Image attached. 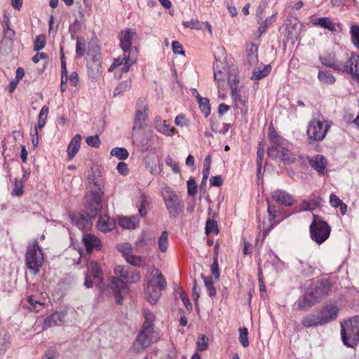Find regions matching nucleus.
<instances>
[{
	"mask_svg": "<svg viewBox=\"0 0 359 359\" xmlns=\"http://www.w3.org/2000/svg\"><path fill=\"white\" fill-rule=\"evenodd\" d=\"M46 45V36L43 34H40L36 36L34 41V50L39 51L43 49Z\"/></svg>",
	"mask_w": 359,
	"mask_h": 359,
	"instance_id": "4d7b16f0",
	"label": "nucleus"
},
{
	"mask_svg": "<svg viewBox=\"0 0 359 359\" xmlns=\"http://www.w3.org/2000/svg\"><path fill=\"white\" fill-rule=\"evenodd\" d=\"M350 34L353 45L359 49V26L354 25L351 27Z\"/></svg>",
	"mask_w": 359,
	"mask_h": 359,
	"instance_id": "79ce46f5",
	"label": "nucleus"
},
{
	"mask_svg": "<svg viewBox=\"0 0 359 359\" xmlns=\"http://www.w3.org/2000/svg\"><path fill=\"white\" fill-rule=\"evenodd\" d=\"M126 260L135 266L142 267L146 264L145 261L141 257L133 254L127 256Z\"/></svg>",
	"mask_w": 359,
	"mask_h": 359,
	"instance_id": "c9c22d12",
	"label": "nucleus"
},
{
	"mask_svg": "<svg viewBox=\"0 0 359 359\" xmlns=\"http://www.w3.org/2000/svg\"><path fill=\"white\" fill-rule=\"evenodd\" d=\"M114 273L116 275L124 278L127 282L130 281L129 271L127 267L121 265L116 266L114 268Z\"/></svg>",
	"mask_w": 359,
	"mask_h": 359,
	"instance_id": "49530a36",
	"label": "nucleus"
},
{
	"mask_svg": "<svg viewBox=\"0 0 359 359\" xmlns=\"http://www.w3.org/2000/svg\"><path fill=\"white\" fill-rule=\"evenodd\" d=\"M321 202L320 197H316L309 201H303L299 205V211H312L316 207H320Z\"/></svg>",
	"mask_w": 359,
	"mask_h": 359,
	"instance_id": "c756f323",
	"label": "nucleus"
},
{
	"mask_svg": "<svg viewBox=\"0 0 359 359\" xmlns=\"http://www.w3.org/2000/svg\"><path fill=\"white\" fill-rule=\"evenodd\" d=\"M137 57L134 56V54L130 55L126 60L124 62L123 67L121 69L122 73L128 72L132 65H133L136 62Z\"/></svg>",
	"mask_w": 359,
	"mask_h": 359,
	"instance_id": "13d9d810",
	"label": "nucleus"
},
{
	"mask_svg": "<svg viewBox=\"0 0 359 359\" xmlns=\"http://www.w3.org/2000/svg\"><path fill=\"white\" fill-rule=\"evenodd\" d=\"M151 278H149L147 286L163 290L166 286V281L163 274L156 269H153L150 272Z\"/></svg>",
	"mask_w": 359,
	"mask_h": 359,
	"instance_id": "4468645a",
	"label": "nucleus"
},
{
	"mask_svg": "<svg viewBox=\"0 0 359 359\" xmlns=\"http://www.w3.org/2000/svg\"><path fill=\"white\" fill-rule=\"evenodd\" d=\"M83 241L88 252L98 250L101 247V242L97 237L93 234H86L83 237Z\"/></svg>",
	"mask_w": 359,
	"mask_h": 359,
	"instance_id": "6ab92c4d",
	"label": "nucleus"
},
{
	"mask_svg": "<svg viewBox=\"0 0 359 359\" xmlns=\"http://www.w3.org/2000/svg\"><path fill=\"white\" fill-rule=\"evenodd\" d=\"M339 311L337 304L330 303L324 305L317 313L323 324L325 325L337 319Z\"/></svg>",
	"mask_w": 359,
	"mask_h": 359,
	"instance_id": "9d476101",
	"label": "nucleus"
},
{
	"mask_svg": "<svg viewBox=\"0 0 359 359\" xmlns=\"http://www.w3.org/2000/svg\"><path fill=\"white\" fill-rule=\"evenodd\" d=\"M43 261V254L38 241L35 240L27 246L25 255V264L29 269L36 273L39 271Z\"/></svg>",
	"mask_w": 359,
	"mask_h": 359,
	"instance_id": "7ed1b4c3",
	"label": "nucleus"
},
{
	"mask_svg": "<svg viewBox=\"0 0 359 359\" xmlns=\"http://www.w3.org/2000/svg\"><path fill=\"white\" fill-rule=\"evenodd\" d=\"M218 232H219V229H218L217 222L213 220H211V219L207 220L206 224H205L206 234L208 235L210 233H214L217 234V233H218Z\"/></svg>",
	"mask_w": 359,
	"mask_h": 359,
	"instance_id": "6e6d98bb",
	"label": "nucleus"
},
{
	"mask_svg": "<svg viewBox=\"0 0 359 359\" xmlns=\"http://www.w3.org/2000/svg\"><path fill=\"white\" fill-rule=\"evenodd\" d=\"M340 72H346L351 79L359 83V55L352 53L341 64Z\"/></svg>",
	"mask_w": 359,
	"mask_h": 359,
	"instance_id": "1a4fd4ad",
	"label": "nucleus"
},
{
	"mask_svg": "<svg viewBox=\"0 0 359 359\" xmlns=\"http://www.w3.org/2000/svg\"><path fill=\"white\" fill-rule=\"evenodd\" d=\"M86 41L83 37H78L76 45V53L77 57H81L85 54Z\"/></svg>",
	"mask_w": 359,
	"mask_h": 359,
	"instance_id": "ea45409f",
	"label": "nucleus"
},
{
	"mask_svg": "<svg viewBox=\"0 0 359 359\" xmlns=\"http://www.w3.org/2000/svg\"><path fill=\"white\" fill-rule=\"evenodd\" d=\"M269 138L270 141V144L271 143H276L280 141H284L285 140L278 135V133L276 132L273 127L269 128Z\"/></svg>",
	"mask_w": 359,
	"mask_h": 359,
	"instance_id": "bf43d9fd",
	"label": "nucleus"
},
{
	"mask_svg": "<svg viewBox=\"0 0 359 359\" xmlns=\"http://www.w3.org/2000/svg\"><path fill=\"white\" fill-rule=\"evenodd\" d=\"M258 48L257 46L252 43L248 48V60L250 65H254L258 62Z\"/></svg>",
	"mask_w": 359,
	"mask_h": 359,
	"instance_id": "2f4dec72",
	"label": "nucleus"
},
{
	"mask_svg": "<svg viewBox=\"0 0 359 359\" xmlns=\"http://www.w3.org/2000/svg\"><path fill=\"white\" fill-rule=\"evenodd\" d=\"M208 339L205 336L202 335L197 342L198 350L203 351L208 348Z\"/></svg>",
	"mask_w": 359,
	"mask_h": 359,
	"instance_id": "338daca9",
	"label": "nucleus"
},
{
	"mask_svg": "<svg viewBox=\"0 0 359 359\" xmlns=\"http://www.w3.org/2000/svg\"><path fill=\"white\" fill-rule=\"evenodd\" d=\"M228 74L225 69H215L214 72V79L217 82L218 86H221V83L224 82L227 79Z\"/></svg>",
	"mask_w": 359,
	"mask_h": 359,
	"instance_id": "c03bdc74",
	"label": "nucleus"
},
{
	"mask_svg": "<svg viewBox=\"0 0 359 359\" xmlns=\"http://www.w3.org/2000/svg\"><path fill=\"white\" fill-rule=\"evenodd\" d=\"M142 314H143L144 319L142 326L154 328V322L155 320L154 315L150 311H149L147 309H144L142 311Z\"/></svg>",
	"mask_w": 359,
	"mask_h": 359,
	"instance_id": "f704fd0d",
	"label": "nucleus"
},
{
	"mask_svg": "<svg viewBox=\"0 0 359 359\" xmlns=\"http://www.w3.org/2000/svg\"><path fill=\"white\" fill-rule=\"evenodd\" d=\"M165 163L167 165L171 167L172 171L175 173H177L180 171L179 167L177 163L173 161L171 156H168L165 158Z\"/></svg>",
	"mask_w": 359,
	"mask_h": 359,
	"instance_id": "774afa93",
	"label": "nucleus"
},
{
	"mask_svg": "<svg viewBox=\"0 0 359 359\" xmlns=\"http://www.w3.org/2000/svg\"><path fill=\"white\" fill-rule=\"evenodd\" d=\"M149 109L146 106L138 109L135 111L134 117V126L133 128V141L137 142L138 144L144 146L146 144L144 140H140L138 136L142 130L147 126V121L148 120Z\"/></svg>",
	"mask_w": 359,
	"mask_h": 359,
	"instance_id": "423d86ee",
	"label": "nucleus"
},
{
	"mask_svg": "<svg viewBox=\"0 0 359 359\" xmlns=\"http://www.w3.org/2000/svg\"><path fill=\"white\" fill-rule=\"evenodd\" d=\"M65 313L55 312L46 317L44 320L43 329H48L51 327L57 326L65 321Z\"/></svg>",
	"mask_w": 359,
	"mask_h": 359,
	"instance_id": "a211bd4d",
	"label": "nucleus"
},
{
	"mask_svg": "<svg viewBox=\"0 0 359 359\" xmlns=\"http://www.w3.org/2000/svg\"><path fill=\"white\" fill-rule=\"evenodd\" d=\"M310 165L319 173H324L327 167V161L323 155L318 154L311 159Z\"/></svg>",
	"mask_w": 359,
	"mask_h": 359,
	"instance_id": "4be33fe9",
	"label": "nucleus"
},
{
	"mask_svg": "<svg viewBox=\"0 0 359 359\" xmlns=\"http://www.w3.org/2000/svg\"><path fill=\"white\" fill-rule=\"evenodd\" d=\"M111 290L118 304H122L124 296L128 293V289L125 281L113 277L111 281Z\"/></svg>",
	"mask_w": 359,
	"mask_h": 359,
	"instance_id": "9b49d317",
	"label": "nucleus"
},
{
	"mask_svg": "<svg viewBox=\"0 0 359 359\" xmlns=\"http://www.w3.org/2000/svg\"><path fill=\"white\" fill-rule=\"evenodd\" d=\"M163 290L147 286L145 289V295L148 302L152 304H156L160 297Z\"/></svg>",
	"mask_w": 359,
	"mask_h": 359,
	"instance_id": "a878e982",
	"label": "nucleus"
},
{
	"mask_svg": "<svg viewBox=\"0 0 359 359\" xmlns=\"http://www.w3.org/2000/svg\"><path fill=\"white\" fill-rule=\"evenodd\" d=\"M92 175H88L89 183L95 186L92 194L86 198L88 203L86 215H75L72 217V221L82 230H88L92 225L91 219L95 217L102 208V198L104 191L102 189L101 180L95 177L93 170H91Z\"/></svg>",
	"mask_w": 359,
	"mask_h": 359,
	"instance_id": "f257e3e1",
	"label": "nucleus"
},
{
	"mask_svg": "<svg viewBox=\"0 0 359 359\" xmlns=\"http://www.w3.org/2000/svg\"><path fill=\"white\" fill-rule=\"evenodd\" d=\"M331 228L328 224L313 215V220L310 225L311 238L318 244L324 243L330 236Z\"/></svg>",
	"mask_w": 359,
	"mask_h": 359,
	"instance_id": "39448f33",
	"label": "nucleus"
},
{
	"mask_svg": "<svg viewBox=\"0 0 359 359\" xmlns=\"http://www.w3.org/2000/svg\"><path fill=\"white\" fill-rule=\"evenodd\" d=\"M154 126L159 133L167 136H172L175 132V128L172 127L166 121L163 120L160 116L155 117Z\"/></svg>",
	"mask_w": 359,
	"mask_h": 359,
	"instance_id": "f3484780",
	"label": "nucleus"
},
{
	"mask_svg": "<svg viewBox=\"0 0 359 359\" xmlns=\"http://www.w3.org/2000/svg\"><path fill=\"white\" fill-rule=\"evenodd\" d=\"M154 327L142 326L133 344V350L139 353L152 344L154 341Z\"/></svg>",
	"mask_w": 359,
	"mask_h": 359,
	"instance_id": "0eeeda50",
	"label": "nucleus"
},
{
	"mask_svg": "<svg viewBox=\"0 0 359 359\" xmlns=\"http://www.w3.org/2000/svg\"><path fill=\"white\" fill-rule=\"evenodd\" d=\"M316 304L317 302L307 290L304 295L298 300L297 309L307 311Z\"/></svg>",
	"mask_w": 359,
	"mask_h": 359,
	"instance_id": "aec40b11",
	"label": "nucleus"
},
{
	"mask_svg": "<svg viewBox=\"0 0 359 359\" xmlns=\"http://www.w3.org/2000/svg\"><path fill=\"white\" fill-rule=\"evenodd\" d=\"M275 22V15H273L271 17L266 18L264 21L259 23L258 31L260 34L266 32L267 28Z\"/></svg>",
	"mask_w": 359,
	"mask_h": 359,
	"instance_id": "864d4df0",
	"label": "nucleus"
},
{
	"mask_svg": "<svg viewBox=\"0 0 359 359\" xmlns=\"http://www.w3.org/2000/svg\"><path fill=\"white\" fill-rule=\"evenodd\" d=\"M86 142L88 144V145L95 148L99 147L100 144V140L97 135L88 137L86 140Z\"/></svg>",
	"mask_w": 359,
	"mask_h": 359,
	"instance_id": "680f3d73",
	"label": "nucleus"
},
{
	"mask_svg": "<svg viewBox=\"0 0 359 359\" xmlns=\"http://www.w3.org/2000/svg\"><path fill=\"white\" fill-rule=\"evenodd\" d=\"M318 79L321 83L326 85H332L336 81L334 76L327 70H319Z\"/></svg>",
	"mask_w": 359,
	"mask_h": 359,
	"instance_id": "7c9ffc66",
	"label": "nucleus"
},
{
	"mask_svg": "<svg viewBox=\"0 0 359 359\" xmlns=\"http://www.w3.org/2000/svg\"><path fill=\"white\" fill-rule=\"evenodd\" d=\"M15 35L14 31L10 27H4L3 42H10L11 43L12 39Z\"/></svg>",
	"mask_w": 359,
	"mask_h": 359,
	"instance_id": "0e129e2a",
	"label": "nucleus"
},
{
	"mask_svg": "<svg viewBox=\"0 0 359 359\" xmlns=\"http://www.w3.org/2000/svg\"><path fill=\"white\" fill-rule=\"evenodd\" d=\"M312 23L314 25L320 26L323 28L327 29L331 32H336V26L334 22L329 18L323 17L318 18L312 20Z\"/></svg>",
	"mask_w": 359,
	"mask_h": 359,
	"instance_id": "c85d7f7f",
	"label": "nucleus"
},
{
	"mask_svg": "<svg viewBox=\"0 0 359 359\" xmlns=\"http://www.w3.org/2000/svg\"><path fill=\"white\" fill-rule=\"evenodd\" d=\"M320 62L327 67L333 69L335 71H341V64L344 60H338L335 58V55L332 53L321 55L319 57Z\"/></svg>",
	"mask_w": 359,
	"mask_h": 359,
	"instance_id": "2eb2a0df",
	"label": "nucleus"
},
{
	"mask_svg": "<svg viewBox=\"0 0 359 359\" xmlns=\"http://www.w3.org/2000/svg\"><path fill=\"white\" fill-rule=\"evenodd\" d=\"M88 269L95 279L97 280L98 287L102 290V285L103 283L102 273L100 265L96 263L91 262L88 265Z\"/></svg>",
	"mask_w": 359,
	"mask_h": 359,
	"instance_id": "cd10ccee",
	"label": "nucleus"
},
{
	"mask_svg": "<svg viewBox=\"0 0 359 359\" xmlns=\"http://www.w3.org/2000/svg\"><path fill=\"white\" fill-rule=\"evenodd\" d=\"M201 276L203 278L204 284L209 292V295L211 297L215 296L217 292H216V289L213 286L212 278L206 277V276H203V274L201 275Z\"/></svg>",
	"mask_w": 359,
	"mask_h": 359,
	"instance_id": "8fccbe9b",
	"label": "nucleus"
},
{
	"mask_svg": "<svg viewBox=\"0 0 359 359\" xmlns=\"http://www.w3.org/2000/svg\"><path fill=\"white\" fill-rule=\"evenodd\" d=\"M111 155L117 157L120 160H124L128 157V152L125 148L116 147L111 151Z\"/></svg>",
	"mask_w": 359,
	"mask_h": 359,
	"instance_id": "37998d69",
	"label": "nucleus"
},
{
	"mask_svg": "<svg viewBox=\"0 0 359 359\" xmlns=\"http://www.w3.org/2000/svg\"><path fill=\"white\" fill-rule=\"evenodd\" d=\"M285 140L270 144L267 151L268 156L272 159H278L281 154V149L285 148Z\"/></svg>",
	"mask_w": 359,
	"mask_h": 359,
	"instance_id": "bb28decb",
	"label": "nucleus"
},
{
	"mask_svg": "<svg viewBox=\"0 0 359 359\" xmlns=\"http://www.w3.org/2000/svg\"><path fill=\"white\" fill-rule=\"evenodd\" d=\"M23 193V184L22 181L15 180L14 184V188L12 191V194L14 196H20Z\"/></svg>",
	"mask_w": 359,
	"mask_h": 359,
	"instance_id": "e2e57ef3",
	"label": "nucleus"
},
{
	"mask_svg": "<svg viewBox=\"0 0 359 359\" xmlns=\"http://www.w3.org/2000/svg\"><path fill=\"white\" fill-rule=\"evenodd\" d=\"M81 135H76L71 140L67 147V156L69 160H72L79 151L81 145Z\"/></svg>",
	"mask_w": 359,
	"mask_h": 359,
	"instance_id": "412c9836",
	"label": "nucleus"
},
{
	"mask_svg": "<svg viewBox=\"0 0 359 359\" xmlns=\"http://www.w3.org/2000/svg\"><path fill=\"white\" fill-rule=\"evenodd\" d=\"M165 207L172 217H178L182 212L181 200L172 190L168 189L163 194Z\"/></svg>",
	"mask_w": 359,
	"mask_h": 359,
	"instance_id": "6e6552de",
	"label": "nucleus"
},
{
	"mask_svg": "<svg viewBox=\"0 0 359 359\" xmlns=\"http://www.w3.org/2000/svg\"><path fill=\"white\" fill-rule=\"evenodd\" d=\"M302 324L306 327H318L323 325L318 313L316 314H309L304 316L302 320Z\"/></svg>",
	"mask_w": 359,
	"mask_h": 359,
	"instance_id": "393cba45",
	"label": "nucleus"
},
{
	"mask_svg": "<svg viewBox=\"0 0 359 359\" xmlns=\"http://www.w3.org/2000/svg\"><path fill=\"white\" fill-rule=\"evenodd\" d=\"M196 189L197 186L195 180L193 179H189L187 181V191L189 195L194 196L197 192Z\"/></svg>",
	"mask_w": 359,
	"mask_h": 359,
	"instance_id": "69168bd1",
	"label": "nucleus"
},
{
	"mask_svg": "<svg viewBox=\"0 0 359 359\" xmlns=\"http://www.w3.org/2000/svg\"><path fill=\"white\" fill-rule=\"evenodd\" d=\"M340 324L343 344L347 347L355 348L359 343V316H353Z\"/></svg>",
	"mask_w": 359,
	"mask_h": 359,
	"instance_id": "f03ea898",
	"label": "nucleus"
},
{
	"mask_svg": "<svg viewBox=\"0 0 359 359\" xmlns=\"http://www.w3.org/2000/svg\"><path fill=\"white\" fill-rule=\"evenodd\" d=\"M48 114V107L43 106L39 114L38 124L36 128L41 129L46 124V120Z\"/></svg>",
	"mask_w": 359,
	"mask_h": 359,
	"instance_id": "58836bf2",
	"label": "nucleus"
},
{
	"mask_svg": "<svg viewBox=\"0 0 359 359\" xmlns=\"http://www.w3.org/2000/svg\"><path fill=\"white\" fill-rule=\"evenodd\" d=\"M272 198L276 202L286 206H290L295 202V199L293 196L281 189L274 191L272 194Z\"/></svg>",
	"mask_w": 359,
	"mask_h": 359,
	"instance_id": "dca6fc26",
	"label": "nucleus"
},
{
	"mask_svg": "<svg viewBox=\"0 0 359 359\" xmlns=\"http://www.w3.org/2000/svg\"><path fill=\"white\" fill-rule=\"evenodd\" d=\"M198 102L201 111L204 116L207 117L210 114L209 100L207 98L199 97V101Z\"/></svg>",
	"mask_w": 359,
	"mask_h": 359,
	"instance_id": "a19ab883",
	"label": "nucleus"
},
{
	"mask_svg": "<svg viewBox=\"0 0 359 359\" xmlns=\"http://www.w3.org/2000/svg\"><path fill=\"white\" fill-rule=\"evenodd\" d=\"M331 126V122L321 118L313 119L308 125L307 135L310 140L322 141Z\"/></svg>",
	"mask_w": 359,
	"mask_h": 359,
	"instance_id": "20e7f679",
	"label": "nucleus"
},
{
	"mask_svg": "<svg viewBox=\"0 0 359 359\" xmlns=\"http://www.w3.org/2000/svg\"><path fill=\"white\" fill-rule=\"evenodd\" d=\"M128 54L126 55V53L123 54V56H120L117 58H115L113 63L109 68V72H111L114 69L117 68L118 67L122 65L124 62L126 60V59L132 55L131 53H128Z\"/></svg>",
	"mask_w": 359,
	"mask_h": 359,
	"instance_id": "3c124183",
	"label": "nucleus"
},
{
	"mask_svg": "<svg viewBox=\"0 0 359 359\" xmlns=\"http://www.w3.org/2000/svg\"><path fill=\"white\" fill-rule=\"evenodd\" d=\"M182 24L184 27L190 29H202L203 28V22H200L195 18H193L189 21H184Z\"/></svg>",
	"mask_w": 359,
	"mask_h": 359,
	"instance_id": "09e8293b",
	"label": "nucleus"
},
{
	"mask_svg": "<svg viewBox=\"0 0 359 359\" xmlns=\"http://www.w3.org/2000/svg\"><path fill=\"white\" fill-rule=\"evenodd\" d=\"M278 159L287 164H290L294 161L295 157L289 149L284 148L281 149V154H280Z\"/></svg>",
	"mask_w": 359,
	"mask_h": 359,
	"instance_id": "72a5a7b5",
	"label": "nucleus"
},
{
	"mask_svg": "<svg viewBox=\"0 0 359 359\" xmlns=\"http://www.w3.org/2000/svg\"><path fill=\"white\" fill-rule=\"evenodd\" d=\"M116 249L123 255L125 259L126 258L127 256L132 254L133 251V248L131 245L128 243H122L117 244Z\"/></svg>",
	"mask_w": 359,
	"mask_h": 359,
	"instance_id": "de8ad7c7",
	"label": "nucleus"
},
{
	"mask_svg": "<svg viewBox=\"0 0 359 359\" xmlns=\"http://www.w3.org/2000/svg\"><path fill=\"white\" fill-rule=\"evenodd\" d=\"M136 36V32L130 28H127L121 31L118 35L121 48L124 53L134 54V51L131 47L132 39Z\"/></svg>",
	"mask_w": 359,
	"mask_h": 359,
	"instance_id": "ddd939ff",
	"label": "nucleus"
},
{
	"mask_svg": "<svg viewBox=\"0 0 359 359\" xmlns=\"http://www.w3.org/2000/svg\"><path fill=\"white\" fill-rule=\"evenodd\" d=\"M158 245L161 252H165L167 250L168 246V233L166 231H163L158 238Z\"/></svg>",
	"mask_w": 359,
	"mask_h": 359,
	"instance_id": "e433bc0d",
	"label": "nucleus"
},
{
	"mask_svg": "<svg viewBox=\"0 0 359 359\" xmlns=\"http://www.w3.org/2000/svg\"><path fill=\"white\" fill-rule=\"evenodd\" d=\"M330 290V286L327 283L317 281L309 288L308 292L318 303L328 294Z\"/></svg>",
	"mask_w": 359,
	"mask_h": 359,
	"instance_id": "f8f14e48",
	"label": "nucleus"
},
{
	"mask_svg": "<svg viewBox=\"0 0 359 359\" xmlns=\"http://www.w3.org/2000/svg\"><path fill=\"white\" fill-rule=\"evenodd\" d=\"M228 83L231 88V86H239V78L237 75V69L233 68L228 74L227 76Z\"/></svg>",
	"mask_w": 359,
	"mask_h": 359,
	"instance_id": "a18cd8bd",
	"label": "nucleus"
},
{
	"mask_svg": "<svg viewBox=\"0 0 359 359\" xmlns=\"http://www.w3.org/2000/svg\"><path fill=\"white\" fill-rule=\"evenodd\" d=\"M248 330L245 327L239 328V340L243 347H246L249 345L248 341Z\"/></svg>",
	"mask_w": 359,
	"mask_h": 359,
	"instance_id": "5fc2aeb1",
	"label": "nucleus"
},
{
	"mask_svg": "<svg viewBox=\"0 0 359 359\" xmlns=\"http://www.w3.org/2000/svg\"><path fill=\"white\" fill-rule=\"evenodd\" d=\"M28 302L29 303V309L36 313L39 312L44 305L43 302H39L32 297H29Z\"/></svg>",
	"mask_w": 359,
	"mask_h": 359,
	"instance_id": "603ef678",
	"label": "nucleus"
},
{
	"mask_svg": "<svg viewBox=\"0 0 359 359\" xmlns=\"http://www.w3.org/2000/svg\"><path fill=\"white\" fill-rule=\"evenodd\" d=\"M97 227L103 232L112 230L115 227V221L107 215L99 217Z\"/></svg>",
	"mask_w": 359,
	"mask_h": 359,
	"instance_id": "5701e85b",
	"label": "nucleus"
},
{
	"mask_svg": "<svg viewBox=\"0 0 359 359\" xmlns=\"http://www.w3.org/2000/svg\"><path fill=\"white\" fill-rule=\"evenodd\" d=\"M131 88V81L126 80L121 82L114 89V95H118Z\"/></svg>",
	"mask_w": 359,
	"mask_h": 359,
	"instance_id": "4c0bfd02",
	"label": "nucleus"
},
{
	"mask_svg": "<svg viewBox=\"0 0 359 359\" xmlns=\"http://www.w3.org/2000/svg\"><path fill=\"white\" fill-rule=\"evenodd\" d=\"M271 71V67L270 65H265L262 70L255 69L252 72L251 79L254 80H259L262 78L266 77Z\"/></svg>",
	"mask_w": 359,
	"mask_h": 359,
	"instance_id": "473e14b6",
	"label": "nucleus"
},
{
	"mask_svg": "<svg viewBox=\"0 0 359 359\" xmlns=\"http://www.w3.org/2000/svg\"><path fill=\"white\" fill-rule=\"evenodd\" d=\"M140 219L137 216L123 217L119 218L118 224L123 229H135L138 226Z\"/></svg>",
	"mask_w": 359,
	"mask_h": 359,
	"instance_id": "b1692460",
	"label": "nucleus"
},
{
	"mask_svg": "<svg viewBox=\"0 0 359 359\" xmlns=\"http://www.w3.org/2000/svg\"><path fill=\"white\" fill-rule=\"evenodd\" d=\"M59 357L58 351L55 348H49L43 353L41 359H57Z\"/></svg>",
	"mask_w": 359,
	"mask_h": 359,
	"instance_id": "052dcab7",
	"label": "nucleus"
}]
</instances>
